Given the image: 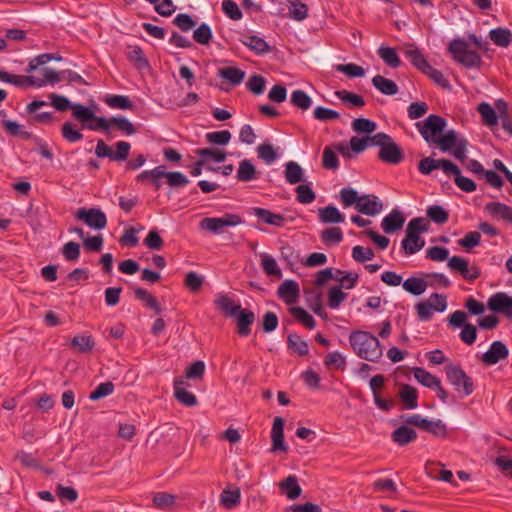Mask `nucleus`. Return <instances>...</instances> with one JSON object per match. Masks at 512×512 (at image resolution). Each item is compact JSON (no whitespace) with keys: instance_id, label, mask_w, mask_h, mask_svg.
<instances>
[{"instance_id":"nucleus-1","label":"nucleus","mask_w":512,"mask_h":512,"mask_svg":"<svg viewBox=\"0 0 512 512\" xmlns=\"http://www.w3.org/2000/svg\"><path fill=\"white\" fill-rule=\"evenodd\" d=\"M349 342L356 355L364 360L377 362L383 355L378 338L367 331H353Z\"/></svg>"},{"instance_id":"nucleus-2","label":"nucleus","mask_w":512,"mask_h":512,"mask_svg":"<svg viewBox=\"0 0 512 512\" xmlns=\"http://www.w3.org/2000/svg\"><path fill=\"white\" fill-rule=\"evenodd\" d=\"M371 145L380 147L378 156L385 163L398 164L404 158L402 149L385 133L372 136Z\"/></svg>"},{"instance_id":"nucleus-3","label":"nucleus","mask_w":512,"mask_h":512,"mask_svg":"<svg viewBox=\"0 0 512 512\" xmlns=\"http://www.w3.org/2000/svg\"><path fill=\"white\" fill-rule=\"evenodd\" d=\"M436 144L444 152L451 151L453 156L460 161H464L467 157V141L454 130H449L438 137Z\"/></svg>"},{"instance_id":"nucleus-4","label":"nucleus","mask_w":512,"mask_h":512,"mask_svg":"<svg viewBox=\"0 0 512 512\" xmlns=\"http://www.w3.org/2000/svg\"><path fill=\"white\" fill-rule=\"evenodd\" d=\"M449 51L453 58L465 67H479L481 58L475 51L469 50L468 45L461 39L453 40L449 45Z\"/></svg>"},{"instance_id":"nucleus-5","label":"nucleus","mask_w":512,"mask_h":512,"mask_svg":"<svg viewBox=\"0 0 512 512\" xmlns=\"http://www.w3.org/2000/svg\"><path fill=\"white\" fill-rule=\"evenodd\" d=\"M240 223L241 218L238 215L227 213L223 217H206L200 221L199 226L213 234H222L226 231V228Z\"/></svg>"},{"instance_id":"nucleus-6","label":"nucleus","mask_w":512,"mask_h":512,"mask_svg":"<svg viewBox=\"0 0 512 512\" xmlns=\"http://www.w3.org/2000/svg\"><path fill=\"white\" fill-rule=\"evenodd\" d=\"M116 151L114 152L103 140H98L95 148L97 157H107L111 161L122 162L128 158L131 145L126 141H118L116 144Z\"/></svg>"},{"instance_id":"nucleus-7","label":"nucleus","mask_w":512,"mask_h":512,"mask_svg":"<svg viewBox=\"0 0 512 512\" xmlns=\"http://www.w3.org/2000/svg\"><path fill=\"white\" fill-rule=\"evenodd\" d=\"M445 372L448 381L455 387L457 391L462 389L466 396L473 392V381L461 367L450 364L445 367Z\"/></svg>"},{"instance_id":"nucleus-8","label":"nucleus","mask_w":512,"mask_h":512,"mask_svg":"<svg viewBox=\"0 0 512 512\" xmlns=\"http://www.w3.org/2000/svg\"><path fill=\"white\" fill-rule=\"evenodd\" d=\"M445 126V119L433 114L429 115L423 123H417L420 134L429 143H436L438 135L443 132Z\"/></svg>"},{"instance_id":"nucleus-9","label":"nucleus","mask_w":512,"mask_h":512,"mask_svg":"<svg viewBox=\"0 0 512 512\" xmlns=\"http://www.w3.org/2000/svg\"><path fill=\"white\" fill-rule=\"evenodd\" d=\"M75 217L96 230H102L107 225L106 215L98 208H80L75 213Z\"/></svg>"},{"instance_id":"nucleus-10","label":"nucleus","mask_w":512,"mask_h":512,"mask_svg":"<svg viewBox=\"0 0 512 512\" xmlns=\"http://www.w3.org/2000/svg\"><path fill=\"white\" fill-rule=\"evenodd\" d=\"M447 266L452 271L459 272L463 278L469 281L477 279L481 274L478 266L470 265L468 260L460 256H453L449 258Z\"/></svg>"},{"instance_id":"nucleus-11","label":"nucleus","mask_w":512,"mask_h":512,"mask_svg":"<svg viewBox=\"0 0 512 512\" xmlns=\"http://www.w3.org/2000/svg\"><path fill=\"white\" fill-rule=\"evenodd\" d=\"M419 172L428 175L433 170L442 169L447 175L449 173H455L457 171V165L446 159H432L430 157L422 159L418 164Z\"/></svg>"},{"instance_id":"nucleus-12","label":"nucleus","mask_w":512,"mask_h":512,"mask_svg":"<svg viewBox=\"0 0 512 512\" xmlns=\"http://www.w3.org/2000/svg\"><path fill=\"white\" fill-rule=\"evenodd\" d=\"M488 308L496 313H502L508 318L512 317V297L504 292L492 295L487 302Z\"/></svg>"},{"instance_id":"nucleus-13","label":"nucleus","mask_w":512,"mask_h":512,"mask_svg":"<svg viewBox=\"0 0 512 512\" xmlns=\"http://www.w3.org/2000/svg\"><path fill=\"white\" fill-rule=\"evenodd\" d=\"M278 297L287 305H292L297 302L300 296V288L295 280H285L277 290Z\"/></svg>"},{"instance_id":"nucleus-14","label":"nucleus","mask_w":512,"mask_h":512,"mask_svg":"<svg viewBox=\"0 0 512 512\" xmlns=\"http://www.w3.org/2000/svg\"><path fill=\"white\" fill-rule=\"evenodd\" d=\"M187 385V381L183 376L176 377L174 379V397L181 404L193 407L197 405V398L194 394L187 391L185 386Z\"/></svg>"},{"instance_id":"nucleus-15","label":"nucleus","mask_w":512,"mask_h":512,"mask_svg":"<svg viewBox=\"0 0 512 512\" xmlns=\"http://www.w3.org/2000/svg\"><path fill=\"white\" fill-rule=\"evenodd\" d=\"M284 420L281 417H276L273 422L271 430V452H288V446L284 442L283 434Z\"/></svg>"},{"instance_id":"nucleus-16","label":"nucleus","mask_w":512,"mask_h":512,"mask_svg":"<svg viewBox=\"0 0 512 512\" xmlns=\"http://www.w3.org/2000/svg\"><path fill=\"white\" fill-rule=\"evenodd\" d=\"M509 351L501 341H495L490 345L487 352L482 355V362L486 365H494L508 357Z\"/></svg>"},{"instance_id":"nucleus-17","label":"nucleus","mask_w":512,"mask_h":512,"mask_svg":"<svg viewBox=\"0 0 512 512\" xmlns=\"http://www.w3.org/2000/svg\"><path fill=\"white\" fill-rule=\"evenodd\" d=\"M356 209L362 214L375 216L382 211L383 204L374 195H362Z\"/></svg>"},{"instance_id":"nucleus-18","label":"nucleus","mask_w":512,"mask_h":512,"mask_svg":"<svg viewBox=\"0 0 512 512\" xmlns=\"http://www.w3.org/2000/svg\"><path fill=\"white\" fill-rule=\"evenodd\" d=\"M405 222V217L402 212L398 209H393L388 215H386L382 222L381 227L387 234H392L395 231L402 228Z\"/></svg>"},{"instance_id":"nucleus-19","label":"nucleus","mask_w":512,"mask_h":512,"mask_svg":"<svg viewBox=\"0 0 512 512\" xmlns=\"http://www.w3.org/2000/svg\"><path fill=\"white\" fill-rule=\"evenodd\" d=\"M281 157V148L270 142H263L258 145V158L266 165H272Z\"/></svg>"},{"instance_id":"nucleus-20","label":"nucleus","mask_w":512,"mask_h":512,"mask_svg":"<svg viewBox=\"0 0 512 512\" xmlns=\"http://www.w3.org/2000/svg\"><path fill=\"white\" fill-rule=\"evenodd\" d=\"M278 486L280 491L290 500L297 499L302 493V488L299 486L295 475H289L279 482Z\"/></svg>"},{"instance_id":"nucleus-21","label":"nucleus","mask_w":512,"mask_h":512,"mask_svg":"<svg viewBox=\"0 0 512 512\" xmlns=\"http://www.w3.org/2000/svg\"><path fill=\"white\" fill-rule=\"evenodd\" d=\"M285 180L291 185L299 184L305 181V173L299 163L289 161L285 164Z\"/></svg>"},{"instance_id":"nucleus-22","label":"nucleus","mask_w":512,"mask_h":512,"mask_svg":"<svg viewBox=\"0 0 512 512\" xmlns=\"http://www.w3.org/2000/svg\"><path fill=\"white\" fill-rule=\"evenodd\" d=\"M485 211L492 217L512 222V207L501 202H490L485 205Z\"/></svg>"},{"instance_id":"nucleus-23","label":"nucleus","mask_w":512,"mask_h":512,"mask_svg":"<svg viewBox=\"0 0 512 512\" xmlns=\"http://www.w3.org/2000/svg\"><path fill=\"white\" fill-rule=\"evenodd\" d=\"M477 111L481 115L484 125L491 129L497 126L499 117L496 110L490 104L486 102L480 103L477 107Z\"/></svg>"},{"instance_id":"nucleus-24","label":"nucleus","mask_w":512,"mask_h":512,"mask_svg":"<svg viewBox=\"0 0 512 512\" xmlns=\"http://www.w3.org/2000/svg\"><path fill=\"white\" fill-rule=\"evenodd\" d=\"M43 78L34 76V87L40 88L47 84H56L63 80L64 72H59L54 69L45 68L42 70Z\"/></svg>"},{"instance_id":"nucleus-25","label":"nucleus","mask_w":512,"mask_h":512,"mask_svg":"<svg viewBox=\"0 0 512 512\" xmlns=\"http://www.w3.org/2000/svg\"><path fill=\"white\" fill-rule=\"evenodd\" d=\"M72 114L82 124L83 128H87V125L96 119V115L90 108L79 103L73 104Z\"/></svg>"},{"instance_id":"nucleus-26","label":"nucleus","mask_w":512,"mask_h":512,"mask_svg":"<svg viewBox=\"0 0 512 512\" xmlns=\"http://www.w3.org/2000/svg\"><path fill=\"white\" fill-rule=\"evenodd\" d=\"M335 96L349 108H360L365 105V100L361 95L347 90H337Z\"/></svg>"},{"instance_id":"nucleus-27","label":"nucleus","mask_w":512,"mask_h":512,"mask_svg":"<svg viewBox=\"0 0 512 512\" xmlns=\"http://www.w3.org/2000/svg\"><path fill=\"white\" fill-rule=\"evenodd\" d=\"M217 309H219L226 316H235L240 311L241 306L236 304L230 297L220 295L215 300Z\"/></svg>"},{"instance_id":"nucleus-28","label":"nucleus","mask_w":512,"mask_h":512,"mask_svg":"<svg viewBox=\"0 0 512 512\" xmlns=\"http://www.w3.org/2000/svg\"><path fill=\"white\" fill-rule=\"evenodd\" d=\"M373 86L385 95H395L398 92L397 84L390 79L381 75H376L372 78Z\"/></svg>"},{"instance_id":"nucleus-29","label":"nucleus","mask_w":512,"mask_h":512,"mask_svg":"<svg viewBox=\"0 0 512 512\" xmlns=\"http://www.w3.org/2000/svg\"><path fill=\"white\" fill-rule=\"evenodd\" d=\"M319 219L323 223H342L344 215L335 206H326L318 210Z\"/></svg>"},{"instance_id":"nucleus-30","label":"nucleus","mask_w":512,"mask_h":512,"mask_svg":"<svg viewBox=\"0 0 512 512\" xmlns=\"http://www.w3.org/2000/svg\"><path fill=\"white\" fill-rule=\"evenodd\" d=\"M427 286V282L420 277L407 278L402 284V287L406 292L415 296L423 294L426 291Z\"/></svg>"},{"instance_id":"nucleus-31","label":"nucleus","mask_w":512,"mask_h":512,"mask_svg":"<svg viewBox=\"0 0 512 512\" xmlns=\"http://www.w3.org/2000/svg\"><path fill=\"white\" fill-rule=\"evenodd\" d=\"M425 245L424 239H422L418 234H412L406 232V237L402 241V247L404 248L406 254H414L420 251Z\"/></svg>"},{"instance_id":"nucleus-32","label":"nucleus","mask_w":512,"mask_h":512,"mask_svg":"<svg viewBox=\"0 0 512 512\" xmlns=\"http://www.w3.org/2000/svg\"><path fill=\"white\" fill-rule=\"evenodd\" d=\"M195 153L205 162L211 160L215 163H221L226 159L225 151L218 148H198Z\"/></svg>"},{"instance_id":"nucleus-33","label":"nucleus","mask_w":512,"mask_h":512,"mask_svg":"<svg viewBox=\"0 0 512 512\" xmlns=\"http://www.w3.org/2000/svg\"><path fill=\"white\" fill-rule=\"evenodd\" d=\"M0 80L18 87L25 85L34 86V76L14 75L6 71H0Z\"/></svg>"},{"instance_id":"nucleus-34","label":"nucleus","mask_w":512,"mask_h":512,"mask_svg":"<svg viewBox=\"0 0 512 512\" xmlns=\"http://www.w3.org/2000/svg\"><path fill=\"white\" fill-rule=\"evenodd\" d=\"M417 434L407 426H401L392 433V440L399 445H406L416 440Z\"/></svg>"},{"instance_id":"nucleus-35","label":"nucleus","mask_w":512,"mask_h":512,"mask_svg":"<svg viewBox=\"0 0 512 512\" xmlns=\"http://www.w3.org/2000/svg\"><path fill=\"white\" fill-rule=\"evenodd\" d=\"M135 297L142 301L147 307L153 309L157 314H160L162 308L160 307L157 299L151 295L147 290L143 288H135L134 289Z\"/></svg>"},{"instance_id":"nucleus-36","label":"nucleus","mask_w":512,"mask_h":512,"mask_svg":"<svg viewBox=\"0 0 512 512\" xmlns=\"http://www.w3.org/2000/svg\"><path fill=\"white\" fill-rule=\"evenodd\" d=\"M237 327L238 333L241 336H247L250 333V325L254 322V313L245 312L244 310L238 311Z\"/></svg>"},{"instance_id":"nucleus-37","label":"nucleus","mask_w":512,"mask_h":512,"mask_svg":"<svg viewBox=\"0 0 512 512\" xmlns=\"http://www.w3.org/2000/svg\"><path fill=\"white\" fill-rule=\"evenodd\" d=\"M258 220H262L264 223L275 227H282L285 224V217L283 215L262 208H258Z\"/></svg>"},{"instance_id":"nucleus-38","label":"nucleus","mask_w":512,"mask_h":512,"mask_svg":"<svg viewBox=\"0 0 512 512\" xmlns=\"http://www.w3.org/2000/svg\"><path fill=\"white\" fill-rule=\"evenodd\" d=\"M218 75L227 80L230 84L237 85L243 81L245 73L238 68L225 67L218 70Z\"/></svg>"},{"instance_id":"nucleus-39","label":"nucleus","mask_w":512,"mask_h":512,"mask_svg":"<svg viewBox=\"0 0 512 512\" xmlns=\"http://www.w3.org/2000/svg\"><path fill=\"white\" fill-rule=\"evenodd\" d=\"M288 348L299 356L308 354V344L297 334H290L287 339Z\"/></svg>"},{"instance_id":"nucleus-40","label":"nucleus","mask_w":512,"mask_h":512,"mask_svg":"<svg viewBox=\"0 0 512 512\" xmlns=\"http://www.w3.org/2000/svg\"><path fill=\"white\" fill-rule=\"evenodd\" d=\"M399 396L407 409H415L418 406L417 391L412 386L403 385L400 389Z\"/></svg>"},{"instance_id":"nucleus-41","label":"nucleus","mask_w":512,"mask_h":512,"mask_svg":"<svg viewBox=\"0 0 512 512\" xmlns=\"http://www.w3.org/2000/svg\"><path fill=\"white\" fill-rule=\"evenodd\" d=\"M289 2V16L296 20L302 21L308 15V7L306 4L302 3L301 0H288Z\"/></svg>"},{"instance_id":"nucleus-42","label":"nucleus","mask_w":512,"mask_h":512,"mask_svg":"<svg viewBox=\"0 0 512 512\" xmlns=\"http://www.w3.org/2000/svg\"><path fill=\"white\" fill-rule=\"evenodd\" d=\"M413 375L418 382L428 388H435L440 383L436 376L419 367L413 369Z\"/></svg>"},{"instance_id":"nucleus-43","label":"nucleus","mask_w":512,"mask_h":512,"mask_svg":"<svg viewBox=\"0 0 512 512\" xmlns=\"http://www.w3.org/2000/svg\"><path fill=\"white\" fill-rule=\"evenodd\" d=\"M379 57L390 67L397 68L401 65V61L394 48L381 46L378 49Z\"/></svg>"},{"instance_id":"nucleus-44","label":"nucleus","mask_w":512,"mask_h":512,"mask_svg":"<svg viewBox=\"0 0 512 512\" xmlns=\"http://www.w3.org/2000/svg\"><path fill=\"white\" fill-rule=\"evenodd\" d=\"M261 265H262L264 272L267 275L274 276L277 279L282 278V271L279 268L276 260L273 257H271L267 254H262L261 255Z\"/></svg>"},{"instance_id":"nucleus-45","label":"nucleus","mask_w":512,"mask_h":512,"mask_svg":"<svg viewBox=\"0 0 512 512\" xmlns=\"http://www.w3.org/2000/svg\"><path fill=\"white\" fill-rule=\"evenodd\" d=\"M240 501L239 489H224L220 495V504L226 509L234 508Z\"/></svg>"},{"instance_id":"nucleus-46","label":"nucleus","mask_w":512,"mask_h":512,"mask_svg":"<svg viewBox=\"0 0 512 512\" xmlns=\"http://www.w3.org/2000/svg\"><path fill=\"white\" fill-rule=\"evenodd\" d=\"M289 312L297 321H299L306 328L313 329L315 327L314 318L305 309L301 307H291L289 309Z\"/></svg>"},{"instance_id":"nucleus-47","label":"nucleus","mask_w":512,"mask_h":512,"mask_svg":"<svg viewBox=\"0 0 512 512\" xmlns=\"http://www.w3.org/2000/svg\"><path fill=\"white\" fill-rule=\"evenodd\" d=\"M334 280L340 282L342 287L352 289L358 281V274L335 269Z\"/></svg>"},{"instance_id":"nucleus-48","label":"nucleus","mask_w":512,"mask_h":512,"mask_svg":"<svg viewBox=\"0 0 512 512\" xmlns=\"http://www.w3.org/2000/svg\"><path fill=\"white\" fill-rule=\"evenodd\" d=\"M94 345L95 343L89 335H77L71 341V346L81 353L90 352Z\"/></svg>"},{"instance_id":"nucleus-49","label":"nucleus","mask_w":512,"mask_h":512,"mask_svg":"<svg viewBox=\"0 0 512 512\" xmlns=\"http://www.w3.org/2000/svg\"><path fill=\"white\" fill-rule=\"evenodd\" d=\"M490 39L498 46L507 47L512 40V34L508 29L497 28L489 33Z\"/></svg>"},{"instance_id":"nucleus-50","label":"nucleus","mask_w":512,"mask_h":512,"mask_svg":"<svg viewBox=\"0 0 512 512\" xmlns=\"http://www.w3.org/2000/svg\"><path fill=\"white\" fill-rule=\"evenodd\" d=\"M105 103L111 108L122 110H131L133 108L129 97L123 95H109L105 98Z\"/></svg>"},{"instance_id":"nucleus-51","label":"nucleus","mask_w":512,"mask_h":512,"mask_svg":"<svg viewBox=\"0 0 512 512\" xmlns=\"http://www.w3.org/2000/svg\"><path fill=\"white\" fill-rule=\"evenodd\" d=\"M343 239L342 230L339 227H330L321 232V240L326 245L340 243Z\"/></svg>"},{"instance_id":"nucleus-52","label":"nucleus","mask_w":512,"mask_h":512,"mask_svg":"<svg viewBox=\"0 0 512 512\" xmlns=\"http://www.w3.org/2000/svg\"><path fill=\"white\" fill-rule=\"evenodd\" d=\"M205 373V363L201 360L195 361L185 370L184 379L201 380Z\"/></svg>"},{"instance_id":"nucleus-53","label":"nucleus","mask_w":512,"mask_h":512,"mask_svg":"<svg viewBox=\"0 0 512 512\" xmlns=\"http://www.w3.org/2000/svg\"><path fill=\"white\" fill-rule=\"evenodd\" d=\"M111 127H115L125 135H132L137 131L133 123H131L127 118L121 116L111 118Z\"/></svg>"},{"instance_id":"nucleus-54","label":"nucleus","mask_w":512,"mask_h":512,"mask_svg":"<svg viewBox=\"0 0 512 512\" xmlns=\"http://www.w3.org/2000/svg\"><path fill=\"white\" fill-rule=\"evenodd\" d=\"M193 39L196 43L201 45H208L212 39V31L209 25L202 23L193 32Z\"/></svg>"},{"instance_id":"nucleus-55","label":"nucleus","mask_w":512,"mask_h":512,"mask_svg":"<svg viewBox=\"0 0 512 512\" xmlns=\"http://www.w3.org/2000/svg\"><path fill=\"white\" fill-rule=\"evenodd\" d=\"M61 133L63 138L71 143L78 142L83 138V134L71 122H65L62 125Z\"/></svg>"},{"instance_id":"nucleus-56","label":"nucleus","mask_w":512,"mask_h":512,"mask_svg":"<svg viewBox=\"0 0 512 512\" xmlns=\"http://www.w3.org/2000/svg\"><path fill=\"white\" fill-rule=\"evenodd\" d=\"M291 103L301 110H307L311 107L312 99L303 90H295L291 94Z\"/></svg>"},{"instance_id":"nucleus-57","label":"nucleus","mask_w":512,"mask_h":512,"mask_svg":"<svg viewBox=\"0 0 512 512\" xmlns=\"http://www.w3.org/2000/svg\"><path fill=\"white\" fill-rule=\"evenodd\" d=\"M346 298L347 294L339 286H334L328 291V306L337 309Z\"/></svg>"},{"instance_id":"nucleus-58","label":"nucleus","mask_w":512,"mask_h":512,"mask_svg":"<svg viewBox=\"0 0 512 512\" xmlns=\"http://www.w3.org/2000/svg\"><path fill=\"white\" fill-rule=\"evenodd\" d=\"M352 128L357 133L371 134L376 130L377 125L367 118H357L353 121Z\"/></svg>"},{"instance_id":"nucleus-59","label":"nucleus","mask_w":512,"mask_h":512,"mask_svg":"<svg viewBox=\"0 0 512 512\" xmlns=\"http://www.w3.org/2000/svg\"><path fill=\"white\" fill-rule=\"evenodd\" d=\"M176 496L166 492H158L153 496V503L159 509H167L174 505Z\"/></svg>"},{"instance_id":"nucleus-60","label":"nucleus","mask_w":512,"mask_h":512,"mask_svg":"<svg viewBox=\"0 0 512 512\" xmlns=\"http://www.w3.org/2000/svg\"><path fill=\"white\" fill-rule=\"evenodd\" d=\"M322 165L326 169L336 170L339 167L336 151L327 146L323 150Z\"/></svg>"},{"instance_id":"nucleus-61","label":"nucleus","mask_w":512,"mask_h":512,"mask_svg":"<svg viewBox=\"0 0 512 512\" xmlns=\"http://www.w3.org/2000/svg\"><path fill=\"white\" fill-rule=\"evenodd\" d=\"M206 140L214 145H226L231 139V133L228 130L209 132L206 134Z\"/></svg>"},{"instance_id":"nucleus-62","label":"nucleus","mask_w":512,"mask_h":512,"mask_svg":"<svg viewBox=\"0 0 512 512\" xmlns=\"http://www.w3.org/2000/svg\"><path fill=\"white\" fill-rule=\"evenodd\" d=\"M405 55L410 59L411 63L422 72H424L426 67L429 66L428 62L418 49H408L405 51Z\"/></svg>"},{"instance_id":"nucleus-63","label":"nucleus","mask_w":512,"mask_h":512,"mask_svg":"<svg viewBox=\"0 0 512 512\" xmlns=\"http://www.w3.org/2000/svg\"><path fill=\"white\" fill-rule=\"evenodd\" d=\"M425 75H427L431 80H433L438 86L450 89L449 81L445 78L443 73L435 68H433L431 65L426 67V70L423 72Z\"/></svg>"},{"instance_id":"nucleus-64","label":"nucleus","mask_w":512,"mask_h":512,"mask_svg":"<svg viewBox=\"0 0 512 512\" xmlns=\"http://www.w3.org/2000/svg\"><path fill=\"white\" fill-rule=\"evenodd\" d=\"M375 254L371 248L363 247V246H354L352 249V257L355 261L359 263H364L366 261L372 260Z\"/></svg>"}]
</instances>
